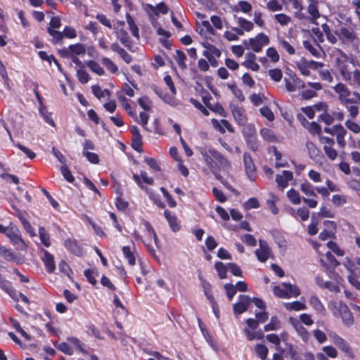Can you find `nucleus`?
I'll return each instance as SVG.
<instances>
[{"label":"nucleus","instance_id":"57","mask_svg":"<svg viewBox=\"0 0 360 360\" xmlns=\"http://www.w3.org/2000/svg\"><path fill=\"white\" fill-rule=\"evenodd\" d=\"M271 198L267 200L268 206L274 214H277L278 212V209L276 206V202L278 200V198L274 194H271Z\"/></svg>","mask_w":360,"mask_h":360},{"label":"nucleus","instance_id":"18","mask_svg":"<svg viewBox=\"0 0 360 360\" xmlns=\"http://www.w3.org/2000/svg\"><path fill=\"white\" fill-rule=\"evenodd\" d=\"M65 246L75 255L81 256L83 253L82 248L75 239L68 238L65 241Z\"/></svg>","mask_w":360,"mask_h":360},{"label":"nucleus","instance_id":"20","mask_svg":"<svg viewBox=\"0 0 360 360\" xmlns=\"http://www.w3.org/2000/svg\"><path fill=\"white\" fill-rule=\"evenodd\" d=\"M330 304L333 307V309L335 310L333 312L334 314L336 315L338 314L341 317L350 311L349 309V307L345 304L342 303L341 301H332L330 302Z\"/></svg>","mask_w":360,"mask_h":360},{"label":"nucleus","instance_id":"3","mask_svg":"<svg viewBox=\"0 0 360 360\" xmlns=\"http://www.w3.org/2000/svg\"><path fill=\"white\" fill-rule=\"evenodd\" d=\"M342 57L335 58V65L339 71L342 78L345 82L352 81V74L353 70L348 63V57L341 52Z\"/></svg>","mask_w":360,"mask_h":360},{"label":"nucleus","instance_id":"51","mask_svg":"<svg viewBox=\"0 0 360 360\" xmlns=\"http://www.w3.org/2000/svg\"><path fill=\"white\" fill-rule=\"evenodd\" d=\"M139 104L146 111H150L152 108V101L146 96L141 97L139 99Z\"/></svg>","mask_w":360,"mask_h":360},{"label":"nucleus","instance_id":"62","mask_svg":"<svg viewBox=\"0 0 360 360\" xmlns=\"http://www.w3.org/2000/svg\"><path fill=\"white\" fill-rule=\"evenodd\" d=\"M259 111L262 115L266 117L268 120L273 121L274 120V115L269 107L264 106L260 108Z\"/></svg>","mask_w":360,"mask_h":360},{"label":"nucleus","instance_id":"47","mask_svg":"<svg viewBox=\"0 0 360 360\" xmlns=\"http://www.w3.org/2000/svg\"><path fill=\"white\" fill-rule=\"evenodd\" d=\"M101 63L111 72L116 73L118 70L117 66L109 58H103Z\"/></svg>","mask_w":360,"mask_h":360},{"label":"nucleus","instance_id":"59","mask_svg":"<svg viewBox=\"0 0 360 360\" xmlns=\"http://www.w3.org/2000/svg\"><path fill=\"white\" fill-rule=\"evenodd\" d=\"M307 11L311 16V22L319 18L320 15L317 6L314 4H310L308 6Z\"/></svg>","mask_w":360,"mask_h":360},{"label":"nucleus","instance_id":"64","mask_svg":"<svg viewBox=\"0 0 360 360\" xmlns=\"http://www.w3.org/2000/svg\"><path fill=\"white\" fill-rule=\"evenodd\" d=\"M224 289L229 300L231 301L236 293V289L235 286L231 283H226L224 285Z\"/></svg>","mask_w":360,"mask_h":360},{"label":"nucleus","instance_id":"25","mask_svg":"<svg viewBox=\"0 0 360 360\" xmlns=\"http://www.w3.org/2000/svg\"><path fill=\"white\" fill-rule=\"evenodd\" d=\"M348 112V117L352 119H355L359 113V108L358 105L360 103H347V104H342Z\"/></svg>","mask_w":360,"mask_h":360},{"label":"nucleus","instance_id":"60","mask_svg":"<svg viewBox=\"0 0 360 360\" xmlns=\"http://www.w3.org/2000/svg\"><path fill=\"white\" fill-rule=\"evenodd\" d=\"M351 84L356 86L360 89V70L358 69L353 70L352 74V81L349 82Z\"/></svg>","mask_w":360,"mask_h":360},{"label":"nucleus","instance_id":"13","mask_svg":"<svg viewBox=\"0 0 360 360\" xmlns=\"http://www.w3.org/2000/svg\"><path fill=\"white\" fill-rule=\"evenodd\" d=\"M231 112L238 124L245 125L248 122L245 110L243 108L233 105L231 106Z\"/></svg>","mask_w":360,"mask_h":360},{"label":"nucleus","instance_id":"35","mask_svg":"<svg viewBox=\"0 0 360 360\" xmlns=\"http://www.w3.org/2000/svg\"><path fill=\"white\" fill-rule=\"evenodd\" d=\"M71 56H79L85 53L86 47L82 44H76L70 46Z\"/></svg>","mask_w":360,"mask_h":360},{"label":"nucleus","instance_id":"31","mask_svg":"<svg viewBox=\"0 0 360 360\" xmlns=\"http://www.w3.org/2000/svg\"><path fill=\"white\" fill-rule=\"evenodd\" d=\"M39 235L40 237V240L43 245L49 248L51 245V241H50V235L49 233L45 230V229L43 226L39 227Z\"/></svg>","mask_w":360,"mask_h":360},{"label":"nucleus","instance_id":"53","mask_svg":"<svg viewBox=\"0 0 360 360\" xmlns=\"http://www.w3.org/2000/svg\"><path fill=\"white\" fill-rule=\"evenodd\" d=\"M39 112L47 123L53 127L55 126L54 121L51 118V113L47 111L44 105L40 106Z\"/></svg>","mask_w":360,"mask_h":360},{"label":"nucleus","instance_id":"27","mask_svg":"<svg viewBox=\"0 0 360 360\" xmlns=\"http://www.w3.org/2000/svg\"><path fill=\"white\" fill-rule=\"evenodd\" d=\"M259 134L262 138L268 142L274 143L277 142L278 139L274 133L268 128H263L260 130Z\"/></svg>","mask_w":360,"mask_h":360},{"label":"nucleus","instance_id":"41","mask_svg":"<svg viewBox=\"0 0 360 360\" xmlns=\"http://www.w3.org/2000/svg\"><path fill=\"white\" fill-rule=\"evenodd\" d=\"M323 29L328 40L332 44H335L338 41L337 37H338V31L335 33L332 32L326 25H323Z\"/></svg>","mask_w":360,"mask_h":360},{"label":"nucleus","instance_id":"8","mask_svg":"<svg viewBox=\"0 0 360 360\" xmlns=\"http://www.w3.org/2000/svg\"><path fill=\"white\" fill-rule=\"evenodd\" d=\"M338 37L348 42H353L356 39L354 29L352 27H341L338 30Z\"/></svg>","mask_w":360,"mask_h":360},{"label":"nucleus","instance_id":"61","mask_svg":"<svg viewBox=\"0 0 360 360\" xmlns=\"http://www.w3.org/2000/svg\"><path fill=\"white\" fill-rule=\"evenodd\" d=\"M323 150L328 158L331 160H334L336 159L338 156V152L335 149L333 148V146H328L327 145L324 146Z\"/></svg>","mask_w":360,"mask_h":360},{"label":"nucleus","instance_id":"10","mask_svg":"<svg viewBox=\"0 0 360 360\" xmlns=\"http://www.w3.org/2000/svg\"><path fill=\"white\" fill-rule=\"evenodd\" d=\"M251 303V299L249 296L241 295L239 296V302L233 305V311L236 314H242L245 312Z\"/></svg>","mask_w":360,"mask_h":360},{"label":"nucleus","instance_id":"14","mask_svg":"<svg viewBox=\"0 0 360 360\" xmlns=\"http://www.w3.org/2000/svg\"><path fill=\"white\" fill-rule=\"evenodd\" d=\"M239 27H233V30L239 35H243L244 32H250L253 30L254 24L243 18H238Z\"/></svg>","mask_w":360,"mask_h":360},{"label":"nucleus","instance_id":"15","mask_svg":"<svg viewBox=\"0 0 360 360\" xmlns=\"http://www.w3.org/2000/svg\"><path fill=\"white\" fill-rule=\"evenodd\" d=\"M6 236L9 238L14 244H19L20 243H24L23 240L21 238L20 231L15 226L10 225L8 226Z\"/></svg>","mask_w":360,"mask_h":360},{"label":"nucleus","instance_id":"32","mask_svg":"<svg viewBox=\"0 0 360 360\" xmlns=\"http://www.w3.org/2000/svg\"><path fill=\"white\" fill-rule=\"evenodd\" d=\"M255 352L258 357H259L262 360H265L266 359L269 350L264 345L257 344L255 347Z\"/></svg>","mask_w":360,"mask_h":360},{"label":"nucleus","instance_id":"37","mask_svg":"<svg viewBox=\"0 0 360 360\" xmlns=\"http://www.w3.org/2000/svg\"><path fill=\"white\" fill-rule=\"evenodd\" d=\"M86 65L90 70L96 74L98 75H103L105 74L104 69L96 61L89 60L87 62Z\"/></svg>","mask_w":360,"mask_h":360},{"label":"nucleus","instance_id":"46","mask_svg":"<svg viewBox=\"0 0 360 360\" xmlns=\"http://www.w3.org/2000/svg\"><path fill=\"white\" fill-rule=\"evenodd\" d=\"M119 100L122 103V105L125 110L127 112L128 115L133 117L136 122H138V117L136 113L131 110L130 105L127 103V98L124 96H120Z\"/></svg>","mask_w":360,"mask_h":360},{"label":"nucleus","instance_id":"55","mask_svg":"<svg viewBox=\"0 0 360 360\" xmlns=\"http://www.w3.org/2000/svg\"><path fill=\"white\" fill-rule=\"evenodd\" d=\"M77 76L79 81L82 84H86L90 79L89 75L83 68L77 70Z\"/></svg>","mask_w":360,"mask_h":360},{"label":"nucleus","instance_id":"1","mask_svg":"<svg viewBox=\"0 0 360 360\" xmlns=\"http://www.w3.org/2000/svg\"><path fill=\"white\" fill-rule=\"evenodd\" d=\"M201 155L203 157L206 165L212 169L217 179L222 181V177L217 174L218 170L229 172L231 169V163L219 152L214 149H209L207 151L202 150Z\"/></svg>","mask_w":360,"mask_h":360},{"label":"nucleus","instance_id":"42","mask_svg":"<svg viewBox=\"0 0 360 360\" xmlns=\"http://www.w3.org/2000/svg\"><path fill=\"white\" fill-rule=\"evenodd\" d=\"M309 304L318 312L324 311V307L316 296H311L309 299Z\"/></svg>","mask_w":360,"mask_h":360},{"label":"nucleus","instance_id":"44","mask_svg":"<svg viewBox=\"0 0 360 360\" xmlns=\"http://www.w3.org/2000/svg\"><path fill=\"white\" fill-rule=\"evenodd\" d=\"M127 21L132 34L137 39L139 38V28L136 25L133 18L129 14L127 15Z\"/></svg>","mask_w":360,"mask_h":360},{"label":"nucleus","instance_id":"23","mask_svg":"<svg viewBox=\"0 0 360 360\" xmlns=\"http://www.w3.org/2000/svg\"><path fill=\"white\" fill-rule=\"evenodd\" d=\"M164 214L172 230L174 232L179 231L180 229V226L178 223L176 217L174 214H172V212L167 210L165 211Z\"/></svg>","mask_w":360,"mask_h":360},{"label":"nucleus","instance_id":"48","mask_svg":"<svg viewBox=\"0 0 360 360\" xmlns=\"http://www.w3.org/2000/svg\"><path fill=\"white\" fill-rule=\"evenodd\" d=\"M243 126V133L244 134L245 139L250 136H256V130L253 124L246 123Z\"/></svg>","mask_w":360,"mask_h":360},{"label":"nucleus","instance_id":"4","mask_svg":"<svg viewBox=\"0 0 360 360\" xmlns=\"http://www.w3.org/2000/svg\"><path fill=\"white\" fill-rule=\"evenodd\" d=\"M269 43V37L264 33H259L255 38L250 39L249 41H244L243 44L248 46V49H252L255 52H259L263 46Z\"/></svg>","mask_w":360,"mask_h":360},{"label":"nucleus","instance_id":"33","mask_svg":"<svg viewBox=\"0 0 360 360\" xmlns=\"http://www.w3.org/2000/svg\"><path fill=\"white\" fill-rule=\"evenodd\" d=\"M244 332L249 341H252L255 339L262 340L264 337V333L262 331L253 332L248 328H245Z\"/></svg>","mask_w":360,"mask_h":360},{"label":"nucleus","instance_id":"50","mask_svg":"<svg viewBox=\"0 0 360 360\" xmlns=\"http://www.w3.org/2000/svg\"><path fill=\"white\" fill-rule=\"evenodd\" d=\"M248 148L252 151H257L259 149V143L256 136H250L245 139Z\"/></svg>","mask_w":360,"mask_h":360},{"label":"nucleus","instance_id":"63","mask_svg":"<svg viewBox=\"0 0 360 360\" xmlns=\"http://www.w3.org/2000/svg\"><path fill=\"white\" fill-rule=\"evenodd\" d=\"M241 240L248 245L254 247L257 244V240L252 235L245 234L241 236Z\"/></svg>","mask_w":360,"mask_h":360},{"label":"nucleus","instance_id":"39","mask_svg":"<svg viewBox=\"0 0 360 360\" xmlns=\"http://www.w3.org/2000/svg\"><path fill=\"white\" fill-rule=\"evenodd\" d=\"M274 20L279 23L281 26H286L289 24L292 19L290 16L284 14V13H278L276 14L274 16Z\"/></svg>","mask_w":360,"mask_h":360},{"label":"nucleus","instance_id":"22","mask_svg":"<svg viewBox=\"0 0 360 360\" xmlns=\"http://www.w3.org/2000/svg\"><path fill=\"white\" fill-rule=\"evenodd\" d=\"M281 286L285 288L287 298L292 297H297L300 295L299 288L295 285H292L287 283H283Z\"/></svg>","mask_w":360,"mask_h":360},{"label":"nucleus","instance_id":"56","mask_svg":"<svg viewBox=\"0 0 360 360\" xmlns=\"http://www.w3.org/2000/svg\"><path fill=\"white\" fill-rule=\"evenodd\" d=\"M228 87L231 89L234 96L240 101H243L245 100V96L242 92V91L238 88V86L235 84H228Z\"/></svg>","mask_w":360,"mask_h":360},{"label":"nucleus","instance_id":"58","mask_svg":"<svg viewBox=\"0 0 360 360\" xmlns=\"http://www.w3.org/2000/svg\"><path fill=\"white\" fill-rule=\"evenodd\" d=\"M269 75L275 82H280L283 77L282 71L280 69L275 68L269 70Z\"/></svg>","mask_w":360,"mask_h":360},{"label":"nucleus","instance_id":"24","mask_svg":"<svg viewBox=\"0 0 360 360\" xmlns=\"http://www.w3.org/2000/svg\"><path fill=\"white\" fill-rule=\"evenodd\" d=\"M205 50L203 51V56L205 58H210L217 56L219 58L221 56V51L214 46L210 44H203Z\"/></svg>","mask_w":360,"mask_h":360},{"label":"nucleus","instance_id":"12","mask_svg":"<svg viewBox=\"0 0 360 360\" xmlns=\"http://www.w3.org/2000/svg\"><path fill=\"white\" fill-rule=\"evenodd\" d=\"M293 179V174L290 171L284 170L282 174H277L276 176V181L278 187L283 190L288 185V182Z\"/></svg>","mask_w":360,"mask_h":360},{"label":"nucleus","instance_id":"9","mask_svg":"<svg viewBox=\"0 0 360 360\" xmlns=\"http://www.w3.org/2000/svg\"><path fill=\"white\" fill-rule=\"evenodd\" d=\"M289 321L292 326L298 335L304 341L307 342L309 338V333L307 329L302 325L299 320L295 318H290Z\"/></svg>","mask_w":360,"mask_h":360},{"label":"nucleus","instance_id":"36","mask_svg":"<svg viewBox=\"0 0 360 360\" xmlns=\"http://www.w3.org/2000/svg\"><path fill=\"white\" fill-rule=\"evenodd\" d=\"M309 155L313 160L316 159L319 155V150L316 146L311 141L307 142L306 144Z\"/></svg>","mask_w":360,"mask_h":360},{"label":"nucleus","instance_id":"49","mask_svg":"<svg viewBox=\"0 0 360 360\" xmlns=\"http://www.w3.org/2000/svg\"><path fill=\"white\" fill-rule=\"evenodd\" d=\"M122 252L125 257L128 259L129 264L130 265H134L136 263V259L130 248L128 246L123 247Z\"/></svg>","mask_w":360,"mask_h":360},{"label":"nucleus","instance_id":"43","mask_svg":"<svg viewBox=\"0 0 360 360\" xmlns=\"http://www.w3.org/2000/svg\"><path fill=\"white\" fill-rule=\"evenodd\" d=\"M10 321L12 324V326H13V328H15V329L18 332L20 333L22 337L25 338V339L27 341H30L31 340V337L30 335H29L20 326V323L16 321L14 319H12L11 318L10 319Z\"/></svg>","mask_w":360,"mask_h":360},{"label":"nucleus","instance_id":"52","mask_svg":"<svg viewBox=\"0 0 360 360\" xmlns=\"http://www.w3.org/2000/svg\"><path fill=\"white\" fill-rule=\"evenodd\" d=\"M215 269L218 272L220 278L224 279L226 277V272L228 270V266H226L222 262H217L215 264Z\"/></svg>","mask_w":360,"mask_h":360},{"label":"nucleus","instance_id":"26","mask_svg":"<svg viewBox=\"0 0 360 360\" xmlns=\"http://www.w3.org/2000/svg\"><path fill=\"white\" fill-rule=\"evenodd\" d=\"M326 257L327 262H325L323 259H321V263L322 266H325L326 268H335L340 264L338 261L330 252H328L326 254Z\"/></svg>","mask_w":360,"mask_h":360},{"label":"nucleus","instance_id":"7","mask_svg":"<svg viewBox=\"0 0 360 360\" xmlns=\"http://www.w3.org/2000/svg\"><path fill=\"white\" fill-rule=\"evenodd\" d=\"M259 248L256 250L255 255L260 262H264L270 257L271 250L266 242H265L264 240H259Z\"/></svg>","mask_w":360,"mask_h":360},{"label":"nucleus","instance_id":"30","mask_svg":"<svg viewBox=\"0 0 360 360\" xmlns=\"http://www.w3.org/2000/svg\"><path fill=\"white\" fill-rule=\"evenodd\" d=\"M281 321L276 316H271L270 322L264 326L265 331L277 330L281 328Z\"/></svg>","mask_w":360,"mask_h":360},{"label":"nucleus","instance_id":"45","mask_svg":"<svg viewBox=\"0 0 360 360\" xmlns=\"http://www.w3.org/2000/svg\"><path fill=\"white\" fill-rule=\"evenodd\" d=\"M300 189L306 195L316 197V194L314 191V187L309 182L302 184Z\"/></svg>","mask_w":360,"mask_h":360},{"label":"nucleus","instance_id":"34","mask_svg":"<svg viewBox=\"0 0 360 360\" xmlns=\"http://www.w3.org/2000/svg\"><path fill=\"white\" fill-rule=\"evenodd\" d=\"M284 305L285 309L288 311H300L305 309L307 308L304 303L298 301H295L290 303H285Z\"/></svg>","mask_w":360,"mask_h":360},{"label":"nucleus","instance_id":"28","mask_svg":"<svg viewBox=\"0 0 360 360\" xmlns=\"http://www.w3.org/2000/svg\"><path fill=\"white\" fill-rule=\"evenodd\" d=\"M354 119L349 118L345 122V125L347 129L354 133V134H360V124L354 120Z\"/></svg>","mask_w":360,"mask_h":360},{"label":"nucleus","instance_id":"19","mask_svg":"<svg viewBox=\"0 0 360 360\" xmlns=\"http://www.w3.org/2000/svg\"><path fill=\"white\" fill-rule=\"evenodd\" d=\"M0 256L8 262L19 263V259L14 252L11 249H8L5 246L0 245Z\"/></svg>","mask_w":360,"mask_h":360},{"label":"nucleus","instance_id":"38","mask_svg":"<svg viewBox=\"0 0 360 360\" xmlns=\"http://www.w3.org/2000/svg\"><path fill=\"white\" fill-rule=\"evenodd\" d=\"M287 196L294 205L300 204L302 200L301 197L299 193L295 189L291 188L290 190H289L287 193Z\"/></svg>","mask_w":360,"mask_h":360},{"label":"nucleus","instance_id":"29","mask_svg":"<svg viewBox=\"0 0 360 360\" xmlns=\"http://www.w3.org/2000/svg\"><path fill=\"white\" fill-rule=\"evenodd\" d=\"M174 57L181 69L186 70L187 68V65L185 62L186 60V56L183 51L176 50V54Z\"/></svg>","mask_w":360,"mask_h":360},{"label":"nucleus","instance_id":"5","mask_svg":"<svg viewBox=\"0 0 360 360\" xmlns=\"http://www.w3.org/2000/svg\"><path fill=\"white\" fill-rule=\"evenodd\" d=\"M124 25V22H117L114 25V30H115L117 38L124 46L129 48L131 46V42L127 32L123 29Z\"/></svg>","mask_w":360,"mask_h":360},{"label":"nucleus","instance_id":"16","mask_svg":"<svg viewBox=\"0 0 360 360\" xmlns=\"http://www.w3.org/2000/svg\"><path fill=\"white\" fill-rule=\"evenodd\" d=\"M334 135L336 136V139L338 145L340 147L346 146L345 136L347 134V129L342 124L334 125Z\"/></svg>","mask_w":360,"mask_h":360},{"label":"nucleus","instance_id":"17","mask_svg":"<svg viewBox=\"0 0 360 360\" xmlns=\"http://www.w3.org/2000/svg\"><path fill=\"white\" fill-rule=\"evenodd\" d=\"M44 255L41 259L44 262L46 269L49 273H52L56 269V264L53 256L47 250H43Z\"/></svg>","mask_w":360,"mask_h":360},{"label":"nucleus","instance_id":"40","mask_svg":"<svg viewBox=\"0 0 360 360\" xmlns=\"http://www.w3.org/2000/svg\"><path fill=\"white\" fill-rule=\"evenodd\" d=\"M266 8L271 12L280 11L283 9V5L278 0H269L266 2Z\"/></svg>","mask_w":360,"mask_h":360},{"label":"nucleus","instance_id":"54","mask_svg":"<svg viewBox=\"0 0 360 360\" xmlns=\"http://www.w3.org/2000/svg\"><path fill=\"white\" fill-rule=\"evenodd\" d=\"M92 91L96 97L98 99L105 96V93H107L108 96H110V91L108 89L102 90L99 86L94 85L91 86Z\"/></svg>","mask_w":360,"mask_h":360},{"label":"nucleus","instance_id":"21","mask_svg":"<svg viewBox=\"0 0 360 360\" xmlns=\"http://www.w3.org/2000/svg\"><path fill=\"white\" fill-rule=\"evenodd\" d=\"M330 304L333 307V309L335 310L333 312L334 314L336 315L338 314L341 317L350 311L349 309V307L345 304L342 303L341 301H332L330 302Z\"/></svg>","mask_w":360,"mask_h":360},{"label":"nucleus","instance_id":"6","mask_svg":"<svg viewBox=\"0 0 360 360\" xmlns=\"http://www.w3.org/2000/svg\"><path fill=\"white\" fill-rule=\"evenodd\" d=\"M243 164L248 178L253 181L256 176V167L251 155L248 153L243 154Z\"/></svg>","mask_w":360,"mask_h":360},{"label":"nucleus","instance_id":"2","mask_svg":"<svg viewBox=\"0 0 360 360\" xmlns=\"http://www.w3.org/2000/svg\"><path fill=\"white\" fill-rule=\"evenodd\" d=\"M333 91L338 96L341 104L347 103H360V94L357 91H352L346 84L339 82L333 87Z\"/></svg>","mask_w":360,"mask_h":360},{"label":"nucleus","instance_id":"11","mask_svg":"<svg viewBox=\"0 0 360 360\" xmlns=\"http://www.w3.org/2000/svg\"><path fill=\"white\" fill-rule=\"evenodd\" d=\"M332 340L333 343L342 352L347 354V355L350 358H354V354L352 352L350 347L347 343V342L337 335H334L332 336Z\"/></svg>","mask_w":360,"mask_h":360}]
</instances>
